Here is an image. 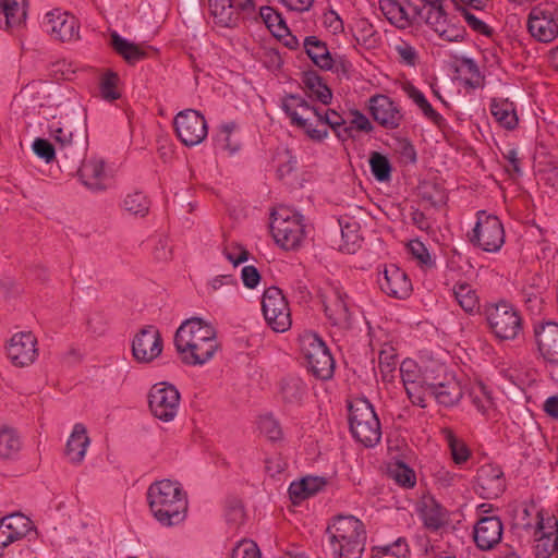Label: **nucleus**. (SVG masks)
<instances>
[{
	"instance_id": "nucleus-52",
	"label": "nucleus",
	"mask_w": 558,
	"mask_h": 558,
	"mask_svg": "<svg viewBox=\"0 0 558 558\" xmlns=\"http://www.w3.org/2000/svg\"><path fill=\"white\" fill-rule=\"evenodd\" d=\"M411 255L424 267L430 268L434 266V260L426 248V246L418 240L410 241L408 244Z\"/></svg>"
},
{
	"instance_id": "nucleus-12",
	"label": "nucleus",
	"mask_w": 558,
	"mask_h": 558,
	"mask_svg": "<svg viewBox=\"0 0 558 558\" xmlns=\"http://www.w3.org/2000/svg\"><path fill=\"white\" fill-rule=\"evenodd\" d=\"M148 405L155 417L162 422H171L179 411L180 392L173 385L156 384L149 390Z\"/></svg>"
},
{
	"instance_id": "nucleus-47",
	"label": "nucleus",
	"mask_w": 558,
	"mask_h": 558,
	"mask_svg": "<svg viewBox=\"0 0 558 558\" xmlns=\"http://www.w3.org/2000/svg\"><path fill=\"white\" fill-rule=\"evenodd\" d=\"M123 207L132 215L144 217L149 210V201L142 192H134L126 195Z\"/></svg>"
},
{
	"instance_id": "nucleus-10",
	"label": "nucleus",
	"mask_w": 558,
	"mask_h": 558,
	"mask_svg": "<svg viewBox=\"0 0 558 558\" xmlns=\"http://www.w3.org/2000/svg\"><path fill=\"white\" fill-rule=\"evenodd\" d=\"M487 322L492 332L500 340H512L522 329L519 312L506 302L487 308Z\"/></svg>"
},
{
	"instance_id": "nucleus-40",
	"label": "nucleus",
	"mask_w": 558,
	"mask_h": 558,
	"mask_svg": "<svg viewBox=\"0 0 558 558\" xmlns=\"http://www.w3.org/2000/svg\"><path fill=\"white\" fill-rule=\"evenodd\" d=\"M305 393V385L298 377H287L280 384V395L287 403H300Z\"/></svg>"
},
{
	"instance_id": "nucleus-30",
	"label": "nucleus",
	"mask_w": 558,
	"mask_h": 558,
	"mask_svg": "<svg viewBox=\"0 0 558 558\" xmlns=\"http://www.w3.org/2000/svg\"><path fill=\"white\" fill-rule=\"evenodd\" d=\"M28 0H0V27L12 29L24 23Z\"/></svg>"
},
{
	"instance_id": "nucleus-4",
	"label": "nucleus",
	"mask_w": 558,
	"mask_h": 558,
	"mask_svg": "<svg viewBox=\"0 0 558 558\" xmlns=\"http://www.w3.org/2000/svg\"><path fill=\"white\" fill-rule=\"evenodd\" d=\"M349 422L353 437L365 447H374L381 438L379 418L366 399H356L349 405Z\"/></svg>"
},
{
	"instance_id": "nucleus-51",
	"label": "nucleus",
	"mask_w": 558,
	"mask_h": 558,
	"mask_svg": "<svg viewBox=\"0 0 558 558\" xmlns=\"http://www.w3.org/2000/svg\"><path fill=\"white\" fill-rule=\"evenodd\" d=\"M118 81V75L112 72L102 76L100 82V93L104 99L111 101L120 97V94L117 90Z\"/></svg>"
},
{
	"instance_id": "nucleus-42",
	"label": "nucleus",
	"mask_w": 558,
	"mask_h": 558,
	"mask_svg": "<svg viewBox=\"0 0 558 558\" xmlns=\"http://www.w3.org/2000/svg\"><path fill=\"white\" fill-rule=\"evenodd\" d=\"M21 449V440L16 432L9 427L0 429V458H13Z\"/></svg>"
},
{
	"instance_id": "nucleus-50",
	"label": "nucleus",
	"mask_w": 558,
	"mask_h": 558,
	"mask_svg": "<svg viewBox=\"0 0 558 558\" xmlns=\"http://www.w3.org/2000/svg\"><path fill=\"white\" fill-rule=\"evenodd\" d=\"M470 398L472 400V403L482 414H485L493 404L492 398L488 391L486 390V387L482 384L475 385L471 389Z\"/></svg>"
},
{
	"instance_id": "nucleus-56",
	"label": "nucleus",
	"mask_w": 558,
	"mask_h": 558,
	"mask_svg": "<svg viewBox=\"0 0 558 558\" xmlns=\"http://www.w3.org/2000/svg\"><path fill=\"white\" fill-rule=\"evenodd\" d=\"M457 10L461 12L465 22L473 31L487 36L492 34L489 26L471 13L466 8L457 3Z\"/></svg>"
},
{
	"instance_id": "nucleus-64",
	"label": "nucleus",
	"mask_w": 558,
	"mask_h": 558,
	"mask_svg": "<svg viewBox=\"0 0 558 558\" xmlns=\"http://www.w3.org/2000/svg\"><path fill=\"white\" fill-rule=\"evenodd\" d=\"M241 277L245 287L254 289L260 280V275L256 267L245 266L242 269Z\"/></svg>"
},
{
	"instance_id": "nucleus-16",
	"label": "nucleus",
	"mask_w": 558,
	"mask_h": 558,
	"mask_svg": "<svg viewBox=\"0 0 558 558\" xmlns=\"http://www.w3.org/2000/svg\"><path fill=\"white\" fill-rule=\"evenodd\" d=\"M162 338L155 326H145L135 336L132 342V354L138 363H150L162 352Z\"/></svg>"
},
{
	"instance_id": "nucleus-34",
	"label": "nucleus",
	"mask_w": 558,
	"mask_h": 558,
	"mask_svg": "<svg viewBox=\"0 0 558 558\" xmlns=\"http://www.w3.org/2000/svg\"><path fill=\"white\" fill-rule=\"evenodd\" d=\"M326 482L320 477L307 476L299 482H293L289 487V495L293 504H299L302 500L315 495L320 490Z\"/></svg>"
},
{
	"instance_id": "nucleus-55",
	"label": "nucleus",
	"mask_w": 558,
	"mask_h": 558,
	"mask_svg": "<svg viewBox=\"0 0 558 558\" xmlns=\"http://www.w3.org/2000/svg\"><path fill=\"white\" fill-rule=\"evenodd\" d=\"M33 150L39 158L49 163L56 158L58 148L56 149L54 146L47 140L36 138L33 143Z\"/></svg>"
},
{
	"instance_id": "nucleus-32",
	"label": "nucleus",
	"mask_w": 558,
	"mask_h": 558,
	"mask_svg": "<svg viewBox=\"0 0 558 558\" xmlns=\"http://www.w3.org/2000/svg\"><path fill=\"white\" fill-rule=\"evenodd\" d=\"M88 445L89 438L85 426L83 424H75L65 448V454L70 462H82Z\"/></svg>"
},
{
	"instance_id": "nucleus-59",
	"label": "nucleus",
	"mask_w": 558,
	"mask_h": 558,
	"mask_svg": "<svg viewBox=\"0 0 558 558\" xmlns=\"http://www.w3.org/2000/svg\"><path fill=\"white\" fill-rule=\"evenodd\" d=\"M225 255L234 266L248 259V251L238 243L227 245L225 247Z\"/></svg>"
},
{
	"instance_id": "nucleus-54",
	"label": "nucleus",
	"mask_w": 558,
	"mask_h": 558,
	"mask_svg": "<svg viewBox=\"0 0 558 558\" xmlns=\"http://www.w3.org/2000/svg\"><path fill=\"white\" fill-rule=\"evenodd\" d=\"M379 368L381 373L388 374L396 368V353L395 348L385 343L379 350Z\"/></svg>"
},
{
	"instance_id": "nucleus-53",
	"label": "nucleus",
	"mask_w": 558,
	"mask_h": 558,
	"mask_svg": "<svg viewBox=\"0 0 558 558\" xmlns=\"http://www.w3.org/2000/svg\"><path fill=\"white\" fill-rule=\"evenodd\" d=\"M258 427L270 440H279L282 437L279 423L270 415L262 416L258 421Z\"/></svg>"
},
{
	"instance_id": "nucleus-7",
	"label": "nucleus",
	"mask_w": 558,
	"mask_h": 558,
	"mask_svg": "<svg viewBox=\"0 0 558 558\" xmlns=\"http://www.w3.org/2000/svg\"><path fill=\"white\" fill-rule=\"evenodd\" d=\"M282 109L291 119V123L303 129L311 138L320 141L327 137V129H317L311 122V117L322 120V112L318 108L311 106L303 97L288 95L282 101Z\"/></svg>"
},
{
	"instance_id": "nucleus-45",
	"label": "nucleus",
	"mask_w": 558,
	"mask_h": 558,
	"mask_svg": "<svg viewBox=\"0 0 558 558\" xmlns=\"http://www.w3.org/2000/svg\"><path fill=\"white\" fill-rule=\"evenodd\" d=\"M453 294L459 305L468 313H472L477 308L478 300L475 291L468 283L454 286Z\"/></svg>"
},
{
	"instance_id": "nucleus-58",
	"label": "nucleus",
	"mask_w": 558,
	"mask_h": 558,
	"mask_svg": "<svg viewBox=\"0 0 558 558\" xmlns=\"http://www.w3.org/2000/svg\"><path fill=\"white\" fill-rule=\"evenodd\" d=\"M231 558H260V553L254 542L242 541L232 550Z\"/></svg>"
},
{
	"instance_id": "nucleus-35",
	"label": "nucleus",
	"mask_w": 558,
	"mask_h": 558,
	"mask_svg": "<svg viewBox=\"0 0 558 558\" xmlns=\"http://www.w3.org/2000/svg\"><path fill=\"white\" fill-rule=\"evenodd\" d=\"M111 46L128 63L133 64L147 57V51L140 45L130 43L116 32L111 34Z\"/></svg>"
},
{
	"instance_id": "nucleus-22",
	"label": "nucleus",
	"mask_w": 558,
	"mask_h": 558,
	"mask_svg": "<svg viewBox=\"0 0 558 558\" xmlns=\"http://www.w3.org/2000/svg\"><path fill=\"white\" fill-rule=\"evenodd\" d=\"M477 492L486 499L498 498L506 489L504 472L497 465L485 464L477 470Z\"/></svg>"
},
{
	"instance_id": "nucleus-48",
	"label": "nucleus",
	"mask_w": 558,
	"mask_h": 558,
	"mask_svg": "<svg viewBox=\"0 0 558 558\" xmlns=\"http://www.w3.org/2000/svg\"><path fill=\"white\" fill-rule=\"evenodd\" d=\"M246 519V513L241 500L231 498L226 505V520L232 527L241 526Z\"/></svg>"
},
{
	"instance_id": "nucleus-49",
	"label": "nucleus",
	"mask_w": 558,
	"mask_h": 558,
	"mask_svg": "<svg viewBox=\"0 0 558 558\" xmlns=\"http://www.w3.org/2000/svg\"><path fill=\"white\" fill-rule=\"evenodd\" d=\"M389 475L401 486L413 487L415 485V474L413 470L402 462L390 466Z\"/></svg>"
},
{
	"instance_id": "nucleus-38",
	"label": "nucleus",
	"mask_w": 558,
	"mask_h": 558,
	"mask_svg": "<svg viewBox=\"0 0 558 558\" xmlns=\"http://www.w3.org/2000/svg\"><path fill=\"white\" fill-rule=\"evenodd\" d=\"M421 515L424 524L432 530L439 529L446 522V510L433 498L423 500Z\"/></svg>"
},
{
	"instance_id": "nucleus-44",
	"label": "nucleus",
	"mask_w": 558,
	"mask_h": 558,
	"mask_svg": "<svg viewBox=\"0 0 558 558\" xmlns=\"http://www.w3.org/2000/svg\"><path fill=\"white\" fill-rule=\"evenodd\" d=\"M441 433L450 448L453 461L457 464L464 463L470 457V450L464 441L459 439L450 428H442Z\"/></svg>"
},
{
	"instance_id": "nucleus-25",
	"label": "nucleus",
	"mask_w": 558,
	"mask_h": 558,
	"mask_svg": "<svg viewBox=\"0 0 558 558\" xmlns=\"http://www.w3.org/2000/svg\"><path fill=\"white\" fill-rule=\"evenodd\" d=\"M410 0H379V9L387 21L400 29L410 27L421 10L416 7L409 11Z\"/></svg>"
},
{
	"instance_id": "nucleus-8",
	"label": "nucleus",
	"mask_w": 558,
	"mask_h": 558,
	"mask_svg": "<svg viewBox=\"0 0 558 558\" xmlns=\"http://www.w3.org/2000/svg\"><path fill=\"white\" fill-rule=\"evenodd\" d=\"M469 240L485 252H498L505 242L501 221L494 215L478 211L476 225L469 234Z\"/></svg>"
},
{
	"instance_id": "nucleus-9",
	"label": "nucleus",
	"mask_w": 558,
	"mask_h": 558,
	"mask_svg": "<svg viewBox=\"0 0 558 558\" xmlns=\"http://www.w3.org/2000/svg\"><path fill=\"white\" fill-rule=\"evenodd\" d=\"M426 397L430 396L444 407H453L463 397V389L454 374L437 366L434 376H426Z\"/></svg>"
},
{
	"instance_id": "nucleus-11",
	"label": "nucleus",
	"mask_w": 558,
	"mask_h": 558,
	"mask_svg": "<svg viewBox=\"0 0 558 558\" xmlns=\"http://www.w3.org/2000/svg\"><path fill=\"white\" fill-rule=\"evenodd\" d=\"M262 310L268 326L276 332H284L291 327V314L281 290L270 287L265 290Z\"/></svg>"
},
{
	"instance_id": "nucleus-17",
	"label": "nucleus",
	"mask_w": 558,
	"mask_h": 558,
	"mask_svg": "<svg viewBox=\"0 0 558 558\" xmlns=\"http://www.w3.org/2000/svg\"><path fill=\"white\" fill-rule=\"evenodd\" d=\"M43 25L57 40L70 41L78 38L77 20L69 12L54 9L45 15Z\"/></svg>"
},
{
	"instance_id": "nucleus-46",
	"label": "nucleus",
	"mask_w": 558,
	"mask_h": 558,
	"mask_svg": "<svg viewBox=\"0 0 558 558\" xmlns=\"http://www.w3.org/2000/svg\"><path fill=\"white\" fill-rule=\"evenodd\" d=\"M371 171L379 182L388 181L391 177V165L389 159L378 151H373L369 157Z\"/></svg>"
},
{
	"instance_id": "nucleus-31",
	"label": "nucleus",
	"mask_w": 558,
	"mask_h": 558,
	"mask_svg": "<svg viewBox=\"0 0 558 558\" xmlns=\"http://www.w3.org/2000/svg\"><path fill=\"white\" fill-rule=\"evenodd\" d=\"M78 173L87 187L93 190H102L106 187L105 181L107 180V173L102 159L96 157L86 159L82 163Z\"/></svg>"
},
{
	"instance_id": "nucleus-3",
	"label": "nucleus",
	"mask_w": 558,
	"mask_h": 558,
	"mask_svg": "<svg viewBox=\"0 0 558 558\" xmlns=\"http://www.w3.org/2000/svg\"><path fill=\"white\" fill-rule=\"evenodd\" d=\"M335 558H361L366 533L363 523L353 515H339L327 527Z\"/></svg>"
},
{
	"instance_id": "nucleus-36",
	"label": "nucleus",
	"mask_w": 558,
	"mask_h": 558,
	"mask_svg": "<svg viewBox=\"0 0 558 558\" xmlns=\"http://www.w3.org/2000/svg\"><path fill=\"white\" fill-rule=\"evenodd\" d=\"M490 112L496 121L508 130L514 129L518 124L515 107L508 99H493Z\"/></svg>"
},
{
	"instance_id": "nucleus-1",
	"label": "nucleus",
	"mask_w": 558,
	"mask_h": 558,
	"mask_svg": "<svg viewBox=\"0 0 558 558\" xmlns=\"http://www.w3.org/2000/svg\"><path fill=\"white\" fill-rule=\"evenodd\" d=\"M174 345L186 365H203L213 359L218 349L216 331L201 318L186 319L177 329Z\"/></svg>"
},
{
	"instance_id": "nucleus-57",
	"label": "nucleus",
	"mask_w": 558,
	"mask_h": 558,
	"mask_svg": "<svg viewBox=\"0 0 558 558\" xmlns=\"http://www.w3.org/2000/svg\"><path fill=\"white\" fill-rule=\"evenodd\" d=\"M378 553H383L386 556H392L396 558H408L410 550L404 538H398L390 545H386L377 548Z\"/></svg>"
},
{
	"instance_id": "nucleus-33",
	"label": "nucleus",
	"mask_w": 558,
	"mask_h": 558,
	"mask_svg": "<svg viewBox=\"0 0 558 558\" xmlns=\"http://www.w3.org/2000/svg\"><path fill=\"white\" fill-rule=\"evenodd\" d=\"M303 45L305 52L317 66L323 70L332 68V58L324 41L315 36H308L304 39Z\"/></svg>"
},
{
	"instance_id": "nucleus-15",
	"label": "nucleus",
	"mask_w": 558,
	"mask_h": 558,
	"mask_svg": "<svg viewBox=\"0 0 558 558\" xmlns=\"http://www.w3.org/2000/svg\"><path fill=\"white\" fill-rule=\"evenodd\" d=\"M177 136L186 146H195L207 136V123L198 111L185 109L180 111L173 120Z\"/></svg>"
},
{
	"instance_id": "nucleus-37",
	"label": "nucleus",
	"mask_w": 558,
	"mask_h": 558,
	"mask_svg": "<svg viewBox=\"0 0 558 558\" xmlns=\"http://www.w3.org/2000/svg\"><path fill=\"white\" fill-rule=\"evenodd\" d=\"M341 229V236L343 244L340 246L342 251L352 254L360 247L362 240L360 235V225L356 220L350 217H342L339 219Z\"/></svg>"
},
{
	"instance_id": "nucleus-23",
	"label": "nucleus",
	"mask_w": 558,
	"mask_h": 558,
	"mask_svg": "<svg viewBox=\"0 0 558 558\" xmlns=\"http://www.w3.org/2000/svg\"><path fill=\"white\" fill-rule=\"evenodd\" d=\"M348 294L339 289H333L324 301L325 314L328 320L343 329L352 325V315L349 307Z\"/></svg>"
},
{
	"instance_id": "nucleus-20",
	"label": "nucleus",
	"mask_w": 558,
	"mask_h": 558,
	"mask_svg": "<svg viewBox=\"0 0 558 558\" xmlns=\"http://www.w3.org/2000/svg\"><path fill=\"white\" fill-rule=\"evenodd\" d=\"M442 0H434L427 4V13L425 22L430 26L442 39L447 41H460L463 39L464 31L449 24L448 14L446 13Z\"/></svg>"
},
{
	"instance_id": "nucleus-6",
	"label": "nucleus",
	"mask_w": 558,
	"mask_h": 558,
	"mask_svg": "<svg viewBox=\"0 0 558 558\" xmlns=\"http://www.w3.org/2000/svg\"><path fill=\"white\" fill-rule=\"evenodd\" d=\"M301 350L313 375L319 379L331 378L335 361L325 342L316 333H305L300 339Z\"/></svg>"
},
{
	"instance_id": "nucleus-41",
	"label": "nucleus",
	"mask_w": 558,
	"mask_h": 558,
	"mask_svg": "<svg viewBox=\"0 0 558 558\" xmlns=\"http://www.w3.org/2000/svg\"><path fill=\"white\" fill-rule=\"evenodd\" d=\"M303 83L311 92V95L315 96L322 104L328 105L331 101V90L317 74L306 73L304 75Z\"/></svg>"
},
{
	"instance_id": "nucleus-61",
	"label": "nucleus",
	"mask_w": 558,
	"mask_h": 558,
	"mask_svg": "<svg viewBox=\"0 0 558 558\" xmlns=\"http://www.w3.org/2000/svg\"><path fill=\"white\" fill-rule=\"evenodd\" d=\"M349 117H350V120H349V124L348 128H351L352 129H355L357 131H362V132H371L373 131V125L371 123V121L368 120V118L360 112L359 110H351L349 112Z\"/></svg>"
},
{
	"instance_id": "nucleus-13",
	"label": "nucleus",
	"mask_w": 558,
	"mask_h": 558,
	"mask_svg": "<svg viewBox=\"0 0 558 558\" xmlns=\"http://www.w3.org/2000/svg\"><path fill=\"white\" fill-rule=\"evenodd\" d=\"M436 368H425L423 372L413 360H404L400 365V375L407 395L413 404L426 407V376H434Z\"/></svg>"
},
{
	"instance_id": "nucleus-60",
	"label": "nucleus",
	"mask_w": 558,
	"mask_h": 558,
	"mask_svg": "<svg viewBox=\"0 0 558 558\" xmlns=\"http://www.w3.org/2000/svg\"><path fill=\"white\" fill-rule=\"evenodd\" d=\"M395 49H396V51L399 56V59L402 63H404L405 65H410V66H414L416 64L418 56H417V51L415 50L414 47H412L411 45H409L405 41H402V43L398 44L395 47Z\"/></svg>"
},
{
	"instance_id": "nucleus-29",
	"label": "nucleus",
	"mask_w": 558,
	"mask_h": 558,
	"mask_svg": "<svg viewBox=\"0 0 558 558\" xmlns=\"http://www.w3.org/2000/svg\"><path fill=\"white\" fill-rule=\"evenodd\" d=\"M209 12L215 24L221 27H235L241 21L235 0H208Z\"/></svg>"
},
{
	"instance_id": "nucleus-14",
	"label": "nucleus",
	"mask_w": 558,
	"mask_h": 558,
	"mask_svg": "<svg viewBox=\"0 0 558 558\" xmlns=\"http://www.w3.org/2000/svg\"><path fill=\"white\" fill-rule=\"evenodd\" d=\"M527 29L537 41L551 43L558 35L554 5L551 3H541L533 7L527 16Z\"/></svg>"
},
{
	"instance_id": "nucleus-43",
	"label": "nucleus",
	"mask_w": 558,
	"mask_h": 558,
	"mask_svg": "<svg viewBox=\"0 0 558 558\" xmlns=\"http://www.w3.org/2000/svg\"><path fill=\"white\" fill-rule=\"evenodd\" d=\"M322 120H317L320 124L330 126L336 135L342 141L351 137V128H348V120L335 110H327L324 114L322 113Z\"/></svg>"
},
{
	"instance_id": "nucleus-26",
	"label": "nucleus",
	"mask_w": 558,
	"mask_h": 558,
	"mask_svg": "<svg viewBox=\"0 0 558 558\" xmlns=\"http://www.w3.org/2000/svg\"><path fill=\"white\" fill-rule=\"evenodd\" d=\"M502 536V523L498 517H484L474 526L473 537L482 550H489L497 545Z\"/></svg>"
},
{
	"instance_id": "nucleus-28",
	"label": "nucleus",
	"mask_w": 558,
	"mask_h": 558,
	"mask_svg": "<svg viewBox=\"0 0 558 558\" xmlns=\"http://www.w3.org/2000/svg\"><path fill=\"white\" fill-rule=\"evenodd\" d=\"M48 130L50 136L54 140L58 145L59 160L64 159L66 161L70 158V154L73 153V130L69 120H56L53 118L49 124Z\"/></svg>"
},
{
	"instance_id": "nucleus-39",
	"label": "nucleus",
	"mask_w": 558,
	"mask_h": 558,
	"mask_svg": "<svg viewBox=\"0 0 558 558\" xmlns=\"http://www.w3.org/2000/svg\"><path fill=\"white\" fill-rule=\"evenodd\" d=\"M259 16L266 27L276 36L282 37L288 34L289 28L281 14L271 7H262Z\"/></svg>"
},
{
	"instance_id": "nucleus-19",
	"label": "nucleus",
	"mask_w": 558,
	"mask_h": 558,
	"mask_svg": "<svg viewBox=\"0 0 558 558\" xmlns=\"http://www.w3.org/2000/svg\"><path fill=\"white\" fill-rule=\"evenodd\" d=\"M368 109L373 119L386 129H397L403 120L400 107L386 95L372 96Z\"/></svg>"
},
{
	"instance_id": "nucleus-62",
	"label": "nucleus",
	"mask_w": 558,
	"mask_h": 558,
	"mask_svg": "<svg viewBox=\"0 0 558 558\" xmlns=\"http://www.w3.org/2000/svg\"><path fill=\"white\" fill-rule=\"evenodd\" d=\"M296 168V159L286 153L278 166L277 173L280 180L289 178Z\"/></svg>"
},
{
	"instance_id": "nucleus-24",
	"label": "nucleus",
	"mask_w": 558,
	"mask_h": 558,
	"mask_svg": "<svg viewBox=\"0 0 558 558\" xmlns=\"http://www.w3.org/2000/svg\"><path fill=\"white\" fill-rule=\"evenodd\" d=\"M537 351L543 360L558 365V324L547 322L534 328Z\"/></svg>"
},
{
	"instance_id": "nucleus-27",
	"label": "nucleus",
	"mask_w": 558,
	"mask_h": 558,
	"mask_svg": "<svg viewBox=\"0 0 558 558\" xmlns=\"http://www.w3.org/2000/svg\"><path fill=\"white\" fill-rule=\"evenodd\" d=\"M379 284L385 293L397 299H405L412 291L408 275L396 265H389L385 268Z\"/></svg>"
},
{
	"instance_id": "nucleus-21",
	"label": "nucleus",
	"mask_w": 558,
	"mask_h": 558,
	"mask_svg": "<svg viewBox=\"0 0 558 558\" xmlns=\"http://www.w3.org/2000/svg\"><path fill=\"white\" fill-rule=\"evenodd\" d=\"M32 531H35L34 523L20 512L2 518L0 520V549L24 538Z\"/></svg>"
},
{
	"instance_id": "nucleus-2",
	"label": "nucleus",
	"mask_w": 558,
	"mask_h": 558,
	"mask_svg": "<svg viewBox=\"0 0 558 558\" xmlns=\"http://www.w3.org/2000/svg\"><path fill=\"white\" fill-rule=\"evenodd\" d=\"M147 500L154 518L163 526L180 524L186 518L189 502L179 483L170 480L153 483L147 489Z\"/></svg>"
},
{
	"instance_id": "nucleus-63",
	"label": "nucleus",
	"mask_w": 558,
	"mask_h": 558,
	"mask_svg": "<svg viewBox=\"0 0 558 558\" xmlns=\"http://www.w3.org/2000/svg\"><path fill=\"white\" fill-rule=\"evenodd\" d=\"M418 108L424 117L434 123L438 129H444L446 126L445 118L433 108L428 100Z\"/></svg>"
},
{
	"instance_id": "nucleus-5",
	"label": "nucleus",
	"mask_w": 558,
	"mask_h": 558,
	"mask_svg": "<svg viewBox=\"0 0 558 558\" xmlns=\"http://www.w3.org/2000/svg\"><path fill=\"white\" fill-rule=\"evenodd\" d=\"M270 230L276 243L284 250L298 248L305 236L303 217L284 207L271 214Z\"/></svg>"
},
{
	"instance_id": "nucleus-18",
	"label": "nucleus",
	"mask_w": 558,
	"mask_h": 558,
	"mask_svg": "<svg viewBox=\"0 0 558 558\" xmlns=\"http://www.w3.org/2000/svg\"><path fill=\"white\" fill-rule=\"evenodd\" d=\"M8 357L19 367L33 364L38 355L37 339L27 332H17L13 335L7 347Z\"/></svg>"
}]
</instances>
